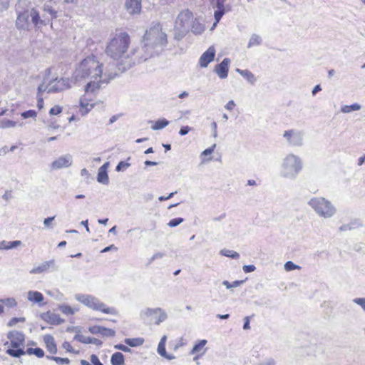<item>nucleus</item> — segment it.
Segmentation results:
<instances>
[{
  "label": "nucleus",
  "instance_id": "nucleus-1",
  "mask_svg": "<svg viewBox=\"0 0 365 365\" xmlns=\"http://www.w3.org/2000/svg\"><path fill=\"white\" fill-rule=\"evenodd\" d=\"M102 63L93 56L84 58L76 68L72 79L75 82L88 81L85 86L86 94H95L103 84H107L114 76L103 73Z\"/></svg>",
  "mask_w": 365,
  "mask_h": 365
},
{
  "label": "nucleus",
  "instance_id": "nucleus-2",
  "mask_svg": "<svg viewBox=\"0 0 365 365\" xmlns=\"http://www.w3.org/2000/svg\"><path fill=\"white\" fill-rule=\"evenodd\" d=\"M30 4L28 0H19L15 6L17 14L16 26L18 29L28 31L31 24H33L36 29H39L57 17V11L53 9L50 3L43 5V11L46 14L41 16L38 11L30 6Z\"/></svg>",
  "mask_w": 365,
  "mask_h": 365
},
{
  "label": "nucleus",
  "instance_id": "nucleus-3",
  "mask_svg": "<svg viewBox=\"0 0 365 365\" xmlns=\"http://www.w3.org/2000/svg\"><path fill=\"white\" fill-rule=\"evenodd\" d=\"M130 45V36L125 32H120L116 34L109 41L106 52L108 56L111 57L113 59H119L121 58H125V59L130 58L128 62L125 63V67L130 68L132 65L135 64L136 63H140L143 61H145L148 59V57H140L138 58L130 56V55H125L127 50ZM135 50L132 51V56L135 55Z\"/></svg>",
  "mask_w": 365,
  "mask_h": 365
},
{
  "label": "nucleus",
  "instance_id": "nucleus-4",
  "mask_svg": "<svg viewBox=\"0 0 365 365\" xmlns=\"http://www.w3.org/2000/svg\"><path fill=\"white\" fill-rule=\"evenodd\" d=\"M303 169L302 158L293 153L286 155L280 165L279 175L282 178L295 180Z\"/></svg>",
  "mask_w": 365,
  "mask_h": 365
},
{
  "label": "nucleus",
  "instance_id": "nucleus-5",
  "mask_svg": "<svg viewBox=\"0 0 365 365\" xmlns=\"http://www.w3.org/2000/svg\"><path fill=\"white\" fill-rule=\"evenodd\" d=\"M192 19V13L188 9L182 11L178 14L174 26L175 39L180 40L186 35L190 30Z\"/></svg>",
  "mask_w": 365,
  "mask_h": 365
},
{
  "label": "nucleus",
  "instance_id": "nucleus-6",
  "mask_svg": "<svg viewBox=\"0 0 365 365\" xmlns=\"http://www.w3.org/2000/svg\"><path fill=\"white\" fill-rule=\"evenodd\" d=\"M308 205L319 217L324 218H331L336 212L334 205L324 197H313L308 202Z\"/></svg>",
  "mask_w": 365,
  "mask_h": 365
},
{
  "label": "nucleus",
  "instance_id": "nucleus-7",
  "mask_svg": "<svg viewBox=\"0 0 365 365\" xmlns=\"http://www.w3.org/2000/svg\"><path fill=\"white\" fill-rule=\"evenodd\" d=\"M146 46L153 45L155 46H163L168 43L167 35L162 31V27L158 22L153 23L152 26L146 31L144 36Z\"/></svg>",
  "mask_w": 365,
  "mask_h": 365
},
{
  "label": "nucleus",
  "instance_id": "nucleus-8",
  "mask_svg": "<svg viewBox=\"0 0 365 365\" xmlns=\"http://www.w3.org/2000/svg\"><path fill=\"white\" fill-rule=\"evenodd\" d=\"M7 338L10 341L12 349H8L6 351L11 356L19 358L26 354L24 351L25 336L22 332L11 331L7 334Z\"/></svg>",
  "mask_w": 365,
  "mask_h": 365
},
{
  "label": "nucleus",
  "instance_id": "nucleus-9",
  "mask_svg": "<svg viewBox=\"0 0 365 365\" xmlns=\"http://www.w3.org/2000/svg\"><path fill=\"white\" fill-rule=\"evenodd\" d=\"M75 299L91 309L110 314H115L117 313L114 308L106 307L104 303L93 295L76 294Z\"/></svg>",
  "mask_w": 365,
  "mask_h": 365
},
{
  "label": "nucleus",
  "instance_id": "nucleus-10",
  "mask_svg": "<svg viewBox=\"0 0 365 365\" xmlns=\"http://www.w3.org/2000/svg\"><path fill=\"white\" fill-rule=\"evenodd\" d=\"M304 135L303 131L294 129L286 130L283 134V137L287 140L288 144L293 147L302 146Z\"/></svg>",
  "mask_w": 365,
  "mask_h": 365
},
{
  "label": "nucleus",
  "instance_id": "nucleus-11",
  "mask_svg": "<svg viewBox=\"0 0 365 365\" xmlns=\"http://www.w3.org/2000/svg\"><path fill=\"white\" fill-rule=\"evenodd\" d=\"M140 316L142 318L153 317L155 319V323L160 324V323L164 322L168 315L161 308H146L141 311Z\"/></svg>",
  "mask_w": 365,
  "mask_h": 365
},
{
  "label": "nucleus",
  "instance_id": "nucleus-12",
  "mask_svg": "<svg viewBox=\"0 0 365 365\" xmlns=\"http://www.w3.org/2000/svg\"><path fill=\"white\" fill-rule=\"evenodd\" d=\"M70 88L68 78H55L48 82V93L63 91Z\"/></svg>",
  "mask_w": 365,
  "mask_h": 365
},
{
  "label": "nucleus",
  "instance_id": "nucleus-13",
  "mask_svg": "<svg viewBox=\"0 0 365 365\" xmlns=\"http://www.w3.org/2000/svg\"><path fill=\"white\" fill-rule=\"evenodd\" d=\"M73 158L70 154H66L60 156L56 160L52 162L51 168L58 170L61 168H68L72 165Z\"/></svg>",
  "mask_w": 365,
  "mask_h": 365
},
{
  "label": "nucleus",
  "instance_id": "nucleus-14",
  "mask_svg": "<svg viewBox=\"0 0 365 365\" xmlns=\"http://www.w3.org/2000/svg\"><path fill=\"white\" fill-rule=\"evenodd\" d=\"M215 56V49L213 46H210L205 52H204L200 58L199 63L202 68H205L213 61Z\"/></svg>",
  "mask_w": 365,
  "mask_h": 365
},
{
  "label": "nucleus",
  "instance_id": "nucleus-15",
  "mask_svg": "<svg viewBox=\"0 0 365 365\" xmlns=\"http://www.w3.org/2000/svg\"><path fill=\"white\" fill-rule=\"evenodd\" d=\"M125 7L130 14H139L141 11V0H126Z\"/></svg>",
  "mask_w": 365,
  "mask_h": 365
},
{
  "label": "nucleus",
  "instance_id": "nucleus-16",
  "mask_svg": "<svg viewBox=\"0 0 365 365\" xmlns=\"http://www.w3.org/2000/svg\"><path fill=\"white\" fill-rule=\"evenodd\" d=\"M230 63V60L225 58L220 63L216 65L215 71L220 78L224 79L227 77Z\"/></svg>",
  "mask_w": 365,
  "mask_h": 365
},
{
  "label": "nucleus",
  "instance_id": "nucleus-17",
  "mask_svg": "<svg viewBox=\"0 0 365 365\" xmlns=\"http://www.w3.org/2000/svg\"><path fill=\"white\" fill-rule=\"evenodd\" d=\"M52 267L54 270L58 269V267L56 266L55 260L51 259L49 261L44 262L37 267H34L31 271V274H39L47 271L49 268Z\"/></svg>",
  "mask_w": 365,
  "mask_h": 365
},
{
  "label": "nucleus",
  "instance_id": "nucleus-18",
  "mask_svg": "<svg viewBox=\"0 0 365 365\" xmlns=\"http://www.w3.org/2000/svg\"><path fill=\"white\" fill-rule=\"evenodd\" d=\"M86 95L81 98L79 111L82 115H86L93 108V104L90 103Z\"/></svg>",
  "mask_w": 365,
  "mask_h": 365
},
{
  "label": "nucleus",
  "instance_id": "nucleus-19",
  "mask_svg": "<svg viewBox=\"0 0 365 365\" xmlns=\"http://www.w3.org/2000/svg\"><path fill=\"white\" fill-rule=\"evenodd\" d=\"M73 339L80 341L83 344H93L98 346H101L102 344V341H101L98 339L86 336L82 334L75 335Z\"/></svg>",
  "mask_w": 365,
  "mask_h": 365
},
{
  "label": "nucleus",
  "instance_id": "nucleus-20",
  "mask_svg": "<svg viewBox=\"0 0 365 365\" xmlns=\"http://www.w3.org/2000/svg\"><path fill=\"white\" fill-rule=\"evenodd\" d=\"M43 341L46 346L47 350L51 354H56L57 352V347L55 343L54 338L50 335L46 334L43 336Z\"/></svg>",
  "mask_w": 365,
  "mask_h": 365
},
{
  "label": "nucleus",
  "instance_id": "nucleus-21",
  "mask_svg": "<svg viewBox=\"0 0 365 365\" xmlns=\"http://www.w3.org/2000/svg\"><path fill=\"white\" fill-rule=\"evenodd\" d=\"M21 245V241L15 240V241H6L3 240L0 242V250H8L11 249L16 248Z\"/></svg>",
  "mask_w": 365,
  "mask_h": 365
},
{
  "label": "nucleus",
  "instance_id": "nucleus-22",
  "mask_svg": "<svg viewBox=\"0 0 365 365\" xmlns=\"http://www.w3.org/2000/svg\"><path fill=\"white\" fill-rule=\"evenodd\" d=\"M207 340L202 339L200 340L192 348V349L190 351L191 354L200 353V355H203L205 352V346L207 344Z\"/></svg>",
  "mask_w": 365,
  "mask_h": 365
},
{
  "label": "nucleus",
  "instance_id": "nucleus-23",
  "mask_svg": "<svg viewBox=\"0 0 365 365\" xmlns=\"http://www.w3.org/2000/svg\"><path fill=\"white\" fill-rule=\"evenodd\" d=\"M28 300L36 303H40L43 300V294L37 291H29L27 295Z\"/></svg>",
  "mask_w": 365,
  "mask_h": 365
},
{
  "label": "nucleus",
  "instance_id": "nucleus-24",
  "mask_svg": "<svg viewBox=\"0 0 365 365\" xmlns=\"http://www.w3.org/2000/svg\"><path fill=\"white\" fill-rule=\"evenodd\" d=\"M236 71L243 76L246 80L252 84H254L256 81V78L254 74L248 70H241L237 68Z\"/></svg>",
  "mask_w": 365,
  "mask_h": 365
},
{
  "label": "nucleus",
  "instance_id": "nucleus-25",
  "mask_svg": "<svg viewBox=\"0 0 365 365\" xmlns=\"http://www.w3.org/2000/svg\"><path fill=\"white\" fill-rule=\"evenodd\" d=\"M110 362L112 365H124V356L121 352H115L111 356Z\"/></svg>",
  "mask_w": 365,
  "mask_h": 365
},
{
  "label": "nucleus",
  "instance_id": "nucleus-26",
  "mask_svg": "<svg viewBox=\"0 0 365 365\" xmlns=\"http://www.w3.org/2000/svg\"><path fill=\"white\" fill-rule=\"evenodd\" d=\"M125 343L131 347H136L143 344V338H127L124 340Z\"/></svg>",
  "mask_w": 365,
  "mask_h": 365
},
{
  "label": "nucleus",
  "instance_id": "nucleus-27",
  "mask_svg": "<svg viewBox=\"0 0 365 365\" xmlns=\"http://www.w3.org/2000/svg\"><path fill=\"white\" fill-rule=\"evenodd\" d=\"M97 180L98 182L102 183L103 185H108L109 180L107 171H104L103 169H98Z\"/></svg>",
  "mask_w": 365,
  "mask_h": 365
},
{
  "label": "nucleus",
  "instance_id": "nucleus-28",
  "mask_svg": "<svg viewBox=\"0 0 365 365\" xmlns=\"http://www.w3.org/2000/svg\"><path fill=\"white\" fill-rule=\"evenodd\" d=\"M205 29L204 26L199 23L196 19H192L190 30L195 34H201Z\"/></svg>",
  "mask_w": 365,
  "mask_h": 365
},
{
  "label": "nucleus",
  "instance_id": "nucleus-29",
  "mask_svg": "<svg viewBox=\"0 0 365 365\" xmlns=\"http://www.w3.org/2000/svg\"><path fill=\"white\" fill-rule=\"evenodd\" d=\"M361 105H359L358 103H354L350 106L345 105V106H341V112H342L344 113H349L352 111L359 110L361 109Z\"/></svg>",
  "mask_w": 365,
  "mask_h": 365
},
{
  "label": "nucleus",
  "instance_id": "nucleus-30",
  "mask_svg": "<svg viewBox=\"0 0 365 365\" xmlns=\"http://www.w3.org/2000/svg\"><path fill=\"white\" fill-rule=\"evenodd\" d=\"M169 124V121L166 119H160L157 120L151 127L154 130H161Z\"/></svg>",
  "mask_w": 365,
  "mask_h": 365
},
{
  "label": "nucleus",
  "instance_id": "nucleus-31",
  "mask_svg": "<svg viewBox=\"0 0 365 365\" xmlns=\"http://www.w3.org/2000/svg\"><path fill=\"white\" fill-rule=\"evenodd\" d=\"M59 309L61 312H62L63 314L67 315H72L76 312L78 311V309L73 308L68 305L63 304L59 307Z\"/></svg>",
  "mask_w": 365,
  "mask_h": 365
},
{
  "label": "nucleus",
  "instance_id": "nucleus-32",
  "mask_svg": "<svg viewBox=\"0 0 365 365\" xmlns=\"http://www.w3.org/2000/svg\"><path fill=\"white\" fill-rule=\"evenodd\" d=\"M261 41L262 40L259 36L257 34H252L249 41L247 46L248 48H250L254 46L259 45L261 43Z\"/></svg>",
  "mask_w": 365,
  "mask_h": 365
},
{
  "label": "nucleus",
  "instance_id": "nucleus-33",
  "mask_svg": "<svg viewBox=\"0 0 365 365\" xmlns=\"http://www.w3.org/2000/svg\"><path fill=\"white\" fill-rule=\"evenodd\" d=\"M244 280H236L232 283L229 282L227 280L222 282V284L226 287L227 289L235 288L244 283Z\"/></svg>",
  "mask_w": 365,
  "mask_h": 365
},
{
  "label": "nucleus",
  "instance_id": "nucleus-34",
  "mask_svg": "<svg viewBox=\"0 0 365 365\" xmlns=\"http://www.w3.org/2000/svg\"><path fill=\"white\" fill-rule=\"evenodd\" d=\"M220 253L224 256L229 257L232 259H237L240 257L239 253L232 250H222L220 251Z\"/></svg>",
  "mask_w": 365,
  "mask_h": 365
},
{
  "label": "nucleus",
  "instance_id": "nucleus-35",
  "mask_svg": "<svg viewBox=\"0 0 365 365\" xmlns=\"http://www.w3.org/2000/svg\"><path fill=\"white\" fill-rule=\"evenodd\" d=\"M101 335L103 337H113L115 335V331L113 329L102 327Z\"/></svg>",
  "mask_w": 365,
  "mask_h": 365
},
{
  "label": "nucleus",
  "instance_id": "nucleus-36",
  "mask_svg": "<svg viewBox=\"0 0 365 365\" xmlns=\"http://www.w3.org/2000/svg\"><path fill=\"white\" fill-rule=\"evenodd\" d=\"M48 359L56 361L58 364H68L70 360L68 358H61L58 356H47Z\"/></svg>",
  "mask_w": 365,
  "mask_h": 365
},
{
  "label": "nucleus",
  "instance_id": "nucleus-37",
  "mask_svg": "<svg viewBox=\"0 0 365 365\" xmlns=\"http://www.w3.org/2000/svg\"><path fill=\"white\" fill-rule=\"evenodd\" d=\"M16 125V122L11 120H3L1 122L0 128H7L15 127Z\"/></svg>",
  "mask_w": 365,
  "mask_h": 365
},
{
  "label": "nucleus",
  "instance_id": "nucleus-38",
  "mask_svg": "<svg viewBox=\"0 0 365 365\" xmlns=\"http://www.w3.org/2000/svg\"><path fill=\"white\" fill-rule=\"evenodd\" d=\"M225 11H226L220 10V9H217L215 11L214 16H215V22L214 23L213 26H215L217 25V24L220 21V20L222 17V16L225 14Z\"/></svg>",
  "mask_w": 365,
  "mask_h": 365
},
{
  "label": "nucleus",
  "instance_id": "nucleus-39",
  "mask_svg": "<svg viewBox=\"0 0 365 365\" xmlns=\"http://www.w3.org/2000/svg\"><path fill=\"white\" fill-rule=\"evenodd\" d=\"M49 320L52 324H61L63 320L61 319L57 314H51L48 316Z\"/></svg>",
  "mask_w": 365,
  "mask_h": 365
},
{
  "label": "nucleus",
  "instance_id": "nucleus-40",
  "mask_svg": "<svg viewBox=\"0 0 365 365\" xmlns=\"http://www.w3.org/2000/svg\"><path fill=\"white\" fill-rule=\"evenodd\" d=\"M183 221H184V219L182 217L174 218V219H172L171 220H170L168 225L170 227H175L179 225Z\"/></svg>",
  "mask_w": 365,
  "mask_h": 365
},
{
  "label": "nucleus",
  "instance_id": "nucleus-41",
  "mask_svg": "<svg viewBox=\"0 0 365 365\" xmlns=\"http://www.w3.org/2000/svg\"><path fill=\"white\" fill-rule=\"evenodd\" d=\"M130 166V164L128 163H125L124 161H120L119 162V163L117 165L116 168H115V170L117 172H120V171H122V170H125V169H127L128 168H129Z\"/></svg>",
  "mask_w": 365,
  "mask_h": 365
},
{
  "label": "nucleus",
  "instance_id": "nucleus-42",
  "mask_svg": "<svg viewBox=\"0 0 365 365\" xmlns=\"http://www.w3.org/2000/svg\"><path fill=\"white\" fill-rule=\"evenodd\" d=\"M284 269L286 271H292V270H294V269H299V267L297 264H295L294 263H293L292 261H288L285 264H284Z\"/></svg>",
  "mask_w": 365,
  "mask_h": 365
},
{
  "label": "nucleus",
  "instance_id": "nucleus-43",
  "mask_svg": "<svg viewBox=\"0 0 365 365\" xmlns=\"http://www.w3.org/2000/svg\"><path fill=\"white\" fill-rule=\"evenodd\" d=\"M1 302L9 307H13L16 305V302L14 298H7V299L1 300Z\"/></svg>",
  "mask_w": 365,
  "mask_h": 365
},
{
  "label": "nucleus",
  "instance_id": "nucleus-44",
  "mask_svg": "<svg viewBox=\"0 0 365 365\" xmlns=\"http://www.w3.org/2000/svg\"><path fill=\"white\" fill-rule=\"evenodd\" d=\"M37 113L34 110H29L21 113L24 118H36Z\"/></svg>",
  "mask_w": 365,
  "mask_h": 365
},
{
  "label": "nucleus",
  "instance_id": "nucleus-45",
  "mask_svg": "<svg viewBox=\"0 0 365 365\" xmlns=\"http://www.w3.org/2000/svg\"><path fill=\"white\" fill-rule=\"evenodd\" d=\"M46 81H44L43 82V83H41L38 87V96H40V95L44 92V91H47V93H48V83L46 85Z\"/></svg>",
  "mask_w": 365,
  "mask_h": 365
},
{
  "label": "nucleus",
  "instance_id": "nucleus-46",
  "mask_svg": "<svg viewBox=\"0 0 365 365\" xmlns=\"http://www.w3.org/2000/svg\"><path fill=\"white\" fill-rule=\"evenodd\" d=\"M255 365H275V361L272 358H267Z\"/></svg>",
  "mask_w": 365,
  "mask_h": 365
},
{
  "label": "nucleus",
  "instance_id": "nucleus-47",
  "mask_svg": "<svg viewBox=\"0 0 365 365\" xmlns=\"http://www.w3.org/2000/svg\"><path fill=\"white\" fill-rule=\"evenodd\" d=\"M353 302L361 306L362 309L365 312V298H355Z\"/></svg>",
  "mask_w": 365,
  "mask_h": 365
},
{
  "label": "nucleus",
  "instance_id": "nucleus-48",
  "mask_svg": "<svg viewBox=\"0 0 365 365\" xmlns=\"http://www.w3.org/2000/svg\"><path fill=\"white\" fill-rule=\"evenodd\" d=\"M114 348L115 349L120 350L124 352H128V353L131 352V349L128 346L123 345V344H116L114 346Z\"/></svg>",
  "mask_w": 365,
  "mask_h": 365
},
{
  "label": "nucleus",
  "instance_id": "nucleus-49",
  "mask_svg": "<svg viewBox=\"0 0 365 365\" xmlns=\"http://www.w3.org/2000/svg\"><path fill=\"white\" fill-rule=\"evenodd\" d=\"M9 5V0H0V11L7 10Z\"/></svg>",
  "mask_w": 365,
  "mask_h": 365
},
{
  "label": "nucleus",
  "instance_id": "nucleus-50",
  "mask_svg": "<svg viewBox=\"0 0 365 365\" xmlns=\"http://www.w3.org/2000/svg\"><path fill=\"white\" fill-rule=\"evenodd\" d=\"M101 329L102 327L101 326H93L88 328V331L93 334H101Z\"/></svg>",
  "mask_w": 365,
  "mask_h": 365
},
{
  "label": "nucleus",
  "instance_id": "nucleus-51",
  "mask_svg": "<svg viewBox=\"0 0 365 365\" xmlns=\"http://www.w3.org/2000/svg\"><path fill=\"white\" fill-rule=\"evenodd\" d=\"M62 112V108L59 106H55L49 110L51 115H57Z\"/></svg>",
  "mask_w": 365,
  "mask_h": 365
},
{
  "label": "nucleus",
  "instance_id": "nucleus-52",
  "mask_svg": "<svg viewBox=\"0 0 365 365\" xmlns=\"http://www.w3.org/2000/svg\"><path fill=\"white\" fill-rule=\"evenodd\" d=\"M157 351H158V353L163 357H164L167 354V352L165 350V345H163V344H158Z\"/></svg>",
  "mask_w": 365,
  "mask_h": 365
},
{
  "label": "nucleus",
  "instance_id": "nucleus-53",
  "mask_svg": "<svg viewBox=\"0 0 365 365\" xmlns=\"http://www.w3.org/2000/svg\"><path fill=\"white\" fill-rule=\"evenodd\" d=\"M90 360L93 365H103L96 354H92Z\"/></svg>",
  "mask_w": 365,
  "mask_h": 365
},
{
  "label": "nucleus",
  "instance_id": "nucleus-54",
  "mask_svg": "<svg viewBox=\"0 0 365 365\" xmlns=\"http://www.w3.org/2000/svg\"><path fill=\"white\" fill-rule=\"evenodd\" d=\"M24 321H25V319L23 317H20V318L14 317V318H12L9 322L8 326L12 327V326L15 325L16 323H18L19 322H24Z\"/></svg>",
  "mask_w": 365,
  "mask_h": 365
},
{
  "label": "nucleus",
  "instance_id": "nucleus-55",
  "mask_svg": "<svg viewBox=\"0 0 365 365\" xmlns=\"http://www.w3.org/2000/svg\"><path fill=\"white\" fill-rule=\"evenodd\" d=\"M62 347L66 349L67 351L71 353H78V351H75L74 349L72 348L71 344L68 341H65L62 344Z\"/></svg>",
  "mask_w": 365,
  "mask_h": 365
},
{
  "label": "nucleus",
  "instance_id": "nucleus-56",
  "mask_svg": "<svg viewBox=\"0 0 365 365\" xmlns=\"http://www.w3.org/2000/svg\"><path fill=\"white\" fill-rule=\"evenodd\" d=\"M242 269L245 273H250L254 272L256 269V267L255 265L252 264L244 265Z\"/></svg>",
  "mask_w": 365,
  "mask_h": 365
},
{
  "label": "nucleus",
  "instance_id": "nucleus-57",
  "mask_svg": "<svg viewBox=\"0 0 365 365\" xmlns=\"http://www.w3.org/2000/svg\"><path fill=\"white\" fill-rule=\"evenodd\" d=\"M215 147H216V144L212 145V147L208 148L205 149L204 151H202L201 155H208L212 154L214 152Z\"/></svg>",
  "mask_w": 365,
  "mask_h": 365
},
{
  "label": "nucleus",
  "instance_id": "nucleus-58",
  "mask_svg": "<svg viewBox=\"0 0 365 365\" xmlns=\"http://www.w3.org/2000/svg\"><path fill=\"white\" fill-rule=\"evenodd\" d=\"M165 256V254L164 253H162V252H157L155 254H154L152 257L149 259V262L151 263L152 262H153L154 260L157 259H161L163 258V257Z\"/></svg>",
  "mask_w": 365,
  "mask_h": 365
},
{
  "label": "nucleus",
  "instance_id": "nucleus-59",
  "mask_svg": "<svg viewBox=\"0 0 365 365\" xmlns=\"http://www.w3.org/2000/svg\"><path fill=\"white\" fill-rule=\"evenodd\" d=\"M34 354L36 355L38 358L43 357L44 355V351L41 348H38V347L34 348Z\"/></svg>",
  "mask_w": 365,
  "mask_h": 365
},
{
  "label": "nucleus",
  "instance_id": "nucleus-60",
  "mask_svg": "<svg viewBox=\"0 0 365 365\" xmlns=\"http://www.w3.org/2000/svg\"><path fill=\"white\" fill-rule=\"evenodd\" d=\"M190 130H191V128H190L189 126H187V125H186V126H182V127L180 128V131H179V134H180V135H185L187 134V133H188V132H189Z\"/></svg>",
  "mask_w": 365,
  "mask_h": 365
},
{
  "label": "nucleus",
  "instance_id": "nucleus-61",
  "mask_svg": "<svg viewBox=\"0 0 365 365\" xmlns=\"http://www.w3.org/2000/svg\"><path fill=\"white\" fill-rule=\"evenodd\" d=\"M55 219V216H53V217H47L46 219H44L43 220V225L46 227H51V222Z\"/></svg>",
  "mask_w": 365,
  "mask_h": 365
},
{
  "label": "nucleus",
  "instance_id": "nucleus-62",
  "mask_svg": "<svg viewBox=\"0 0 365 365\" xmlns=\"http://www.w3.org/2000/svg\"><path fill=\"white\" fill-rule=\"evenodd\" d=\"M235 106L234 101H230L225 106V108L228 110H232Z\"/></svg>",
  "mask_w": 365,
  "mask_h": 365
},
{
  "label": "nucleus",
  "instance_id": "nucleus-63",
  "mask_svg": "<svg viewBox=\"0 0 365 365\" xmlns=\"http://www.w3.org/2000/svg\"><path fill=\"white\" fill-rule=\"evenodd\" d=\"M211 127H212V130L213 137L217 138V125L216 122H212L211 123Z\"/></svg>",
  "mask_w": 365,
  "mask_h": 365
},
{
  "label": "nucleus",
  "instance_id": "nucleus-64",
  "mask_svg": "<svg viewBox=\"0 0 365 365\" xmlns=\"http://www.w3.org/2000/svg\"><path fill=\"white\" fill-rule=\"evenodd\" d=\"M216 7L217 8V9L226 11L225 3L219 0H216Z\"/></svg>",
  "mask_w": 365,
  "mask_h": 365
}]
</instances>
